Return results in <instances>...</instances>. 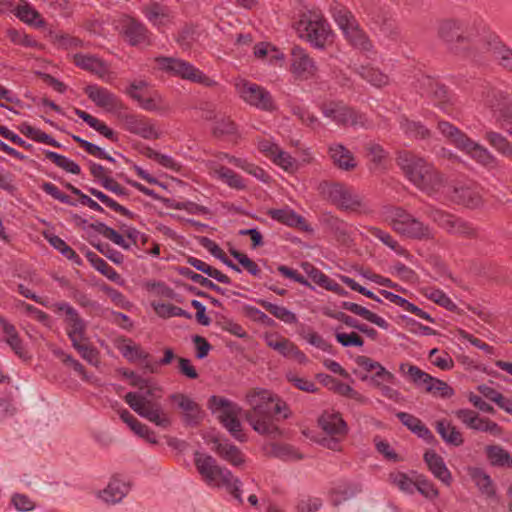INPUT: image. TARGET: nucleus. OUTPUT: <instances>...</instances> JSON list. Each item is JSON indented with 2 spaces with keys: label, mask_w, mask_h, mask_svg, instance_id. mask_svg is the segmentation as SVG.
<instances>
[{
  "label": "nucleus",
  "mask_w": 512,
  "mask_h": 512,
  "mask_svg": "<svg viewBox=\"0 0 512 512\" xmlns=\"http://www.w3.org/2000/svg\"><path fill=\"white\" fill-rule=\"evenodd\" d=\"M417 473L406 474L403 472L391 473L389 479L402 493L412 496L416 491Z\"/></svg>",
  "instance_id": "obj_36"
},
{
  "label": "nucleus",
  "mask_w": 512,
  "mask_h": 512,
  "mask_svg": "<svg viewBox=\"0 0 512 512\" xmlns=\"http://www.w3.org/2000/svg\"><path fill=\"white\" fill-rule=\"evenodd\" d=\"M435 429L446 444L457 447L464 443L462 433L447 419L437 420Z\"/></svg>",
  "instance_id": "obj_33"
},
{
  "label": "nucleus",
  "mask_w": 512,
  "mask_h": 512,
  "mask_svg": "<svg viewBox=\"0 0 512 512\" xmlns=\"http://www.w3.org/2000/svg\"><path fill=\"white\" fill-rule=\"evenodd\" d=\"M74 62L78 67L91 71L99 77H104L108 73L106 64L100 58L93 55L76 54Z\"/></svg>",
  "instance_id": "obj_35"
},
{
  "label": "nucleus",
  "mask_w": 512,
  "mask_h": 512,
  "mask_svg": "<svg viewBox=\"0 0 512 512\" xmlns=\"http://www.w3.org/2000/svg\"><path fill=\"white\" fill-rule=\"evenodd\" d=\"M254 55L259 59H265L270 65L282 66L284 54L269 43H259L254 48Z\"/></svg>",
  "instance_id": "obj_37"
},
{
  "label": "nucleus",
  "mask_w": 512,
  "mask_h": 512,
  "mask_svg": "<svg viewBox=\"0 0 512 512\" xmlns=\"http://www.w3.org/2000/svg\"><path fill=\"white\" fill-rule=\"evenodd\" d=\"M88 191L96 197L99 201H101L104 205L109 207L115 212L120 213L121 215L132 217L133 213L129 211L124 206L118 204L114 199L103 193L102 191L96 189V188H89Z\"/></svg>",
  "instance_id": "obj_52"
},
{
  "label": "nucleus",
  "mask_w": 512,
  "mask_h": 512,
  "mask_svg": "<svg viewBox=\"0 0 512 512\" xmlns=\"http://www.w3.org/2000/svg\"><path fill=\"white\" fill-rule=\"evenodd\" d=\"M323 506V500L319 497L303 495L298 498L297 512H317Z\"/></svg>",
  "instance_id": "obj_56"
},
{
  "label": "nucleus",
  "mask_w": 512,
  "mask_h": 512,
  "mask_svg": "<svg viewBox=\"0 0 512 512\" xmlns=\"http://www.w3.org/2000/svg\"><path fill=\"white\" fill-rule=\"evenodd\" d=\"M234 87L239 98L246 104L266 112L276 109L271 93L263 86L240 78L235 80Z\"/></svg>",
  "instance_id": "obj_9"
},
{
  "label": "nucleus",
  "mask_w": 512,
  "mask_h": 512,
  "mask_svg": "<svg viewBox=\"0 0 512 512\" xmlns=\"http://www.w3.org/2000/svg\"><path fill=\"white\" fill-rule=\"evenodd\" d=\"M486 456L493 466L511 467L512 456L499 445H489L485 448Z\"/></svg>",
  "instance_id": "obj_40"
},
{
  "label": "nucleus",
  "mask_w": 512,
  "mask_h": 512,
  "mask_svg": "<svg viewBox=\"0 0 512 512\" xmlns=\"http://www.w3.org/2000/svg\"><path fill=\"white\" fill-rule=\"evenodd\" d=\"M194 464L202 480L210 487L227 489L239 502H242V482L226 467L217 463L216 459L203 452L194 453Z\"/></svg>",
  "instance_id": "obj_3"
},
{
  "label": "nucleus",
  "mask_w": 512,
  "mask_h": 512,
  "mask_svg": "<svg viewBox=\"0 0 512 512\" xmlns=\"http://www.w3.org/2000/svg\"><path fill=\"white\" fill-rule=\"evenodd\" d=\"M147 156L156 161L158 164L163 166L164 168L170 169L172 171H179L181 169V164L177 162L173 157L167 154H162L155 150L149 149L147 152Z\"/></svg>",
  "instance_id": "obj_59"
},
{
  "label": "nucleus",
  "mask_w": 512,
  "mask_h": 512,
  "mask_svg": "<svg viewBox=\"0 0 512 512\" xmlns=\"http://www.w3.org/2000/svg\"><path fill=\"white\" fill-rule=\"evenodd\" d=\"M400 127L406 135L416 139H423L429 135V130L419 122L402 119Z\"/></svg>",
  "instance_id": "obj_53"
},
{
  "label": "nucleus",
  "mask_w": 512,
  "mask_h": 512,
  "mask_svg": "<svg viewBox=\"0 0 512 512\" xmlns=\"http://www.w3.org/2000/svg\"><path fill=\"white\" fill-rule=\"evenodd\" d=\"M270 216L289 226H296L302 222V218L289 208L272 210Z\"/></svg>",
  "instance_id": "obj_55"
},
{
  "label": "nucleus",
  "mask_w": 512,
  "mask_h": 512,
  "mask_svg": "<svg viewBox=\"0 0 512 512\" xmlns=\"http://www.w3.org/2000/svg\"><path fill=\"white\" fill-rule=\"evenodd\" d=\"M424 461L428 466L429 471L435 478L440 480L443 484L449 486L452 482V475L447 468L444 459L435 451L430 450L424 454Z\"/></svg>",
  "instance_id": "obj_25"
},
{
  "label": "nucleus",
  "mask_w": 512,
  "mask_h": 512,
  "mask_svg": "<svg viewBox=\"0 0 512 512\" xmlns=\"http://www.w3.org/2000/svg\"><path fill=\"white\" fill-rule=\"evenodd\" d=\"M456 199L469 208H476L481 205L482 199L478 191L470 187H461L455 190Z\"/></svg>",
  "instance_id": "obj_48"
},
{
  "label": "nucleus",
  "mask_w": 512,
  "mask_h": 512,
  "mask_svg": "<svg viewBox=\"0 0 512 512\" xmlns=\"http://www.w3.org/2000/svg\"><path fill=\"white\" fill-rule=\"evenodd\" d=\"M45 156L47 159L51 160L56 166L63 169L64 171L78 175L81 172L80 166L74 162L73 160L69 159L68 157L58 154L54 151L46 150Z\"/></svg>",
  "instance_id": "obj_47"
},
{
  "label": "nucleus",
  "mask_w": 512,
  "mask_h": 512,
  "mask_svg": "<svg viewBox=\"0 0 512 512\" xmlns=\"http://www.w3.org/2000/svg\"><path fill=\"white\" fill-rule=\"evenodd\" d=\"M49 243L57 249L63 256L75 262H79V256L75 251L67 245V243L58 236H52L49 238Z\"/></svg>",
  "instance_id": "obj_64"
},
{
  "label": "nucleus",
  "mask_w": 512,
  "mask_h": 512,
  "mask_svg": "<svg viewBox=\"0 0 512 512\" xmlns=\"http://www.w3.org/2000/svg\"><path fill=\"white\" fill-rule=\"evenodd\" d=\"M317 71V63L304 48L295 46L291 49L290 72L296 79L308 80L313 78Z\"/></svg>",
  "instance_id": "obj_13"
},
{
  "label": "nucleus",
  "mask_w": 512,
  "mask_h": 512,
  "mask_svg": "<svg viewBox=\"0 0 512 512\" xmlns=\"http://www.w3.org/2000/svg\"><path fill=\"white\" fill-rule=\"evenodd\" d=\"M328 195L338 206L350 209L359 206L361 201L357 194L341 184H333L329 187Z\"/></svg>",
  "instance_id": "obj_27"
},
{
  "label": "nucleus",
  "mask_w": 512,
  "mask_h": 512,
  "mask_svg": "<svg viewBox=\"0 0 512 512\" xmlns=\"http://www.w3.org/2000/svg\"><path fill=\"white\" fill-rule=\"evenodd\" d=\"M98 232L104 236L105 238L112 241L114 244L118 245L119 247L129 250L131 248V243L124 239L123 235L118 233L113 228L107 226L106 224L101 223L98 228Z\"/></svg>",
  "instance_id": "obj_57"
},
{
  "label": "nucleus",
  "mask_w": 512,
  "mask_h": 512,
  "mask_svg": "<svg viewBox=\"0 0 512 512\" xmlns=\"http://www.w3.org/2000/svg\"><path fill=\"white\" fill-rule=\"evenodd\" d=\"M119 349L123 357L130 362L145 361L148 358V354L132 342L123 343Z\"/></svg>",
  "instance_id": "obj_54"
},
{
  "label": "nucleus",
  "mask_w": 512,
  "mask_h": 512,
  "mask_svg": "<svg viewBox=\"0 0 512 512\" xmlns=\"http://www.w3.org/2000/svg\"><path fill=\"white\" fill-rule=\"evenodd\" d=\"M131 384L139 391L128 392L124 399L129 407L139 416L161 429H167L172 424L171 415L158 402L151 401L149 397L160 398L163 392L162 387L156 382L142 378L131 372L127 375Z\"/></svg>",
  "instance_id": "obj_1"
},
{
  "label": "nucleus",
  "mask_w": 512,
  "mask_h": 512,
  "mask_svg": "<svg viewBox=\"0 0 512 512\" xmlns=\"http://www.w3.org/2000/svg\"><path fill=\"white\" fill-rule=\"evenodd\" d=\"M400 372L409 376L415 385L424 387L426 391L427 386L432 384L434 379V377L422 371L419 367L407 363H402L400 365Z\"/></svg>",
  "instance_id": "obj_39"
},
{
  "label": "nucleus",
  "mask_w": 512,
  "mask_h": 512,
  "mask_svg": "<svg viewBox=\"0 0 512 512\" xmlns=\"http://www.w3.org/2000/svg\"><path fill=\"white\" fill-rule=\"evenodd\" d=\"M23 23L35 27L44 28L46 25L45 20L41 14L27 1L22 0L17 6L14 7L12 12Z\"/></svg>",
  "instance_id": "obj_28"
},
{
  "label": "nucleus",
  "mask_w": 512,
  "mask_h": 512,
  "mask_svg": "<svg viewBox=\"0 0 512 512\" xmlns=\"http://www.w3.org/2000/svg\"><path fill=\"white\" fill-rule=\"evenodd\" d=\"M125 35L131 45L148 44L150 33L146 26L134 19L128 21L125 27Z\"/></svg>",
  "instance_id": "obj_34"
},
{
  "label": "nucleus",
  "mask_w": 512,
  "mask_h": 512,
  "mask_svg": "<svg viewBox=\"0 0 512 512\" xmlns=\"http://www.w3.org/2000/svg\"><path fill=\"white\" fill-rule=\"evenodd\" d=\"M20 131L25 136L31 138L34 141H37L39 143H44L47 145H51L54 147H59V143L53 139L50 135L47 133L41 131L40 129L34 128L31 125L24 123L20 127Z\"/></svg>",
  "instance_id": "obj_49"
},
{
  "label": "nucleus",
  "mask_w": 512,
  "mask_h": 512,
  "mask_svg": "<svg viewBox=\"0 0 512 512\" xmlns=\"http://www.w3.org/2000/svg\"><path fill=\"white\" fill-rule=\"evenodd\" d=\"M328 153L333 163L342 170L350 171L357 166V162L345 146L339 143H333L328 148Z\"/></svg>",
  "instance_id": "obj_31"
},
{
  "label": "nucleus",
  "mask_w": 512,
  "mask_h": 512,
  "mask_svg": "<svg viewBox=\"0 0 512 512\" xmlns=\"http://www.w3.org/2000/svg\"><path fill=\"white\" fill-rule=\"evenodd\" d=\"M124 128L143 139L154 140L161 137L162 132L154 120L141 115H127L123 119Z\"/></svg>",
  "instance_id": "obj_14"
},
{
  "label": "nucleus",
  "mask_w": 512,
  "mask_h": 512,
  "mask_svg": "<svg viewBox=\"0 0 512 512\" xmlns=\"http://www.w3.org/2000/svg\"><path fill=\"white\" fill-rule=\"evenodd\" d=\"M470 429L479 432H486L495 437H501L503 433V429L499 424L487 417L480 416L478 413L474 417V423Z\"/></svg>",
  "instance_id": "obj_46"
},
{
  "label": "nucleus",
  "mask_w": 512,
  "mask_h": 512,
  "mask_svg": "<svg viewBox=\"0 0 512 512\" xmlns=\"http://www.w3.org/2000/svg\"><path fill=\"white\" fill-rule=\"evenodd\" d=\"M425 295L429 300L446 308L447 310L454 311L457 307L452 299L440 289H430L425 293Z\"/></svg>",
  "instance_id": "obj_61"
},
{
  "label": "nucleus",
  "mask_w": 512,
  "mask_h": 512,
  "mask_svg": "<svg viewBox=\"0 0 512 512\" xmlns=\"http://www.w3.org/2000/svg\"><path fill=\"white\" fill-rule=\"evenodd\" d=\"M0 324L2 327V340L13 350V352L22 359H28V353L25 349V346L16 331L14 325L10 324L4 319L0 320Z\"/></svg>",
  "instance_id": "obj_29"
},
{
  "label": "nucleus",
  "mask_w": 512,
  "mask_h": 512,
  "mask_svg": "<svg viewBox=\"0 0 512 512\" xmlns=\"http://www.w3.org/2000/svg\"><path fill=\"white\" fill-rule=\"evenodd\" d=\"M318 425L327 435H346L348 426L341 414L335 411H324L318 418Z\"/></svg>",
  "instance_id": "obj_23"
},
{
  "label": "nucleus",
  "mask_w": 512,
  "mask_h": 512,
  "mask_svg": "<svg viewBox=\"0 0 512 512\" xmlns=\"http://www.w3.org/2000/svg\"><path fill=\"white\" fill-rule=\"evenodd\" d=\"M485 139L500 154L512 160V143H510L502 134L488 131Z\"/></svg>",
  "instance_id": "obj_43"
},
{
  "label": "nucleus",
  "mask_w": 512,
  "mask_h": 512,
  "mask_svg": "<svg viewBox=\"0 0 512 512\" xmlns=\"http://www.w3.org/2000/svg\"><path fill=\"white\" fill-rule=\"evenodd\" d=\"M271 160L274 164L281 167L285 171H293L297 168L296 160L287 152L278 147Z\"/></svg>",
  "instance_id": "obj_62"
},
{
  "label": "nucleus",
  "mask_w": 512,
  "mask_h": 512,
  "mask_svg": "<svg viewBox=\"0 0 512 512\" xmlns=\"http://www.w3.org/2000/svg\"><path fill=\"white\" fill-rule=\"evenodd\" d=\"M261 305L269 311L274 317L277 319L287 323V324H295L297 322V317L295 313L287 309L286 307L279 306L276 304H272L270 302L261 301Z\"/></svg>",
  "instance_id": "obj_50"
},
{
  "label": "nucleus",
  "mask_w": 512,
  "mask_h": 512,
  "mask_svg": "<svg viewBox=\"0 0 512 512\" xmlns=\"http://www.w3.org/2000/svg\"><path fill=\"white\" fill-rule=\"evenodd\" d=\"M245 400L249 406L245 418L253 430L261 435H280L279 427L272 416L275 395L269 390L256 388L247 392Z\"/></svg>",
  "instance_id": "obj_2"
},
{
  "label": "nucleus",
  "mask_w": 512,
  "mask_h": 512,
  "mask_svg": "<svg viewBox=\"0 0 512 512\" xmlns=\"http://www.w3.org/2000/svg\"><path fill=\"white\" fill-rule=\"evenodd\" d=\"M208 407L232 437L240 442L246 441L239 420L242 409L238 404L223 397L212 396L208 401Z\"/></svg>",
  "instance_id": "obj_8"
},
{
  "label": "nucleus",
  "mask_w": 512,
  "mask_h": 512,
  "mask_svg": "<svg viewBox=\"0 0 512 512\" xmlns=\"http://www.w3.org/2000/svg\"><path fill=\"white\" fill-rule=\"evenodd\" d=\"M329 11L348 41L358 49L370 51L372 43L360 29L352 13L341 3L333 1Z\"/></svg>",
  "instance_id": "obj_7"
},
{
  "label": "nucleus",
  "mask_w": 512,
  "mask_h": 512,
  "mask_svg": "<svg viewBox=\"0 0 512 512\" xmlns=\"http://www.w3.org/2000/svg\"><path fill=\"white\" fill-rule=\"evenodd\" d=\"M396 416L404 426L419 438L423 439L427 443L434 441V435L419 418L407 412H398Z\"/></svg>",
  "instance_id": "obj_32"
},
{
  "label": "nucleus",
  "mask_w": 512,
  "mask_h": 512,
  "mask_svg": "<svg viewBox=\"0 0 512 512\" xmlns=\"http://www.w3.org/2000/svg\"><path fill=\"white\" fill-rule=\"evenodd\" d=\"M151 306L156 314L162 318L183 317L190 319L192 317L191 313L169 303L152 302Z\"/></svg>",
  "instance_id": "obj_45"
},
{
  "label": "nucleus",
  "mask_w": 512,
  "mask_h": 512,
  "mask_svg": "<svg viewBox=\"0 0 512 512\" xmlns=\"http://www.w3.org/2000/svg\"><path fill=\"white\" fill-rule=\"evenodd\" d=\"M429 217L451 234L470 236L474 228L466 221L436 208H430Z\"/></svg>",
  "instance_id": "obj_15"
},
{
  "label": "nucleus",
  "mask_w": 512,
  "mask_h": 512,
  "mask_svg": "<svg viewBox=\"0 0 512 512\" xmlns=\"http://www.w3.org/2000/svg\"><path fill=\"white\" fill-rule=\"evenodd\" d=\"M493 117L512 135V103L502 94L489 103Z\"/></svg>",
  "instance_id": "obj_22"
},
{
  "label": "nucleus",
  "mask_w": 512,
  "mask_h": 512,
  "mask_svg": "<svg viewBox=\"0 0 512 512\" xmlns=\"http://www.w3.org/2000/svg\"><path fill=\"white\" fill-rule=\"evenodd\" d=\"M215 453L233 467H241L245 464V456L242 451L228 440H216Z\"/></svg>",
  "instance_id": "obj_24"
},
{
  "label": "nucleus",
  "mask_w": 512,
  "mask_h": 512,
  "mask_svg": "<svg viewBox=\"0 0 512 512\" xmlns=\"http://www.w3.org/2000/svg\"><path fill=\"white\" fill-rule=\"evenodd\" d=\"M73 348L80 354V356L89 364L96 366L98 364V353L95 348L88 344L87 336L84 335L79 338L70 340Z\"/></svg>",
  "instance_id": "obj_41"
},
{
  "label": "nucleus",
  "mask_w": 512,
  "mask_h": 512,
  "mask_svg": "<svg viewBox=\"0 0 512 512\" xmlns=\"http://www.w3.org/2000/svg\"><path fill=\"white\" fill-rule=\"evenodd\" d=\"M134 100L137 101L140 108L145 111L153 112L165 116L170 111L169 104L164 97L155 90L148 91L144 95L134 94Z\"/></svg>",
  "instance_id": "obj_20"
},
{
  "label": "nucleus",
  "mask_w": 512,
  "mask_h": 512,
  "mask_svg": "<svg viewBox=\"0 0 512 512\" xmlns=\"http://www.w3.org/2000/svg\"><path fill=\"white\" fill-rule=\"evenodd\" d=\"M142 12L148 21L160 32H165L173 22L170 9L159 3H151L142 8Z\"/></svg>",
  "instance_id": "obj_18"
},
{
  "label": "nucleus",
  "mask_w": 512,
  "mask_h": 512,
  "mask_svg": "<svg viewBox=\"0 0 512 512\" xmlns=\"http://www.w3.org/2000/svg\"><path fill=\"white\" fill-rule=\"evenodd\" d=\"M87 257L92 266L101 274L105 275L109 280L117 281L119 279L117 271L97 254L90 252L87 254Z\"/></svg>",
  "instance_id": "obj_51"
},
{
  "label": "nucleus",
  "mask_w": 512,
  "mask_h": 512,
  "mask_svg": "<svg viewBox=\"0 0 512 512\" xmlns=\"http://www.w3.org/2000/svg\"><path fill=\"white\" fill-rule=\"evenodd\" d=\"M303 267L308 276L310 277V279L317 285L325 288L326 290L335 288L333 286H330L333 280L329 278L326 274H324L321 270L313 267L308 263L305 264Z\"/></svg>",
  "instance_id": "obj_60"
},
{
  "label": "nucleus",
  "mask_w": 512,
  "mask_h": 512,
  "mask_svg": "<svg viewBox=\"0 0 512 512\" xmlns=\"http://www.w3.org/2000/svg\"><path fill=\"white\" fill-rule=\"evenodd\" d=\"M85 93L96 106L106 111H115L119 107L117 96L104 87L89 85L85 88Z\"/></svg>",
  "instance_id": "obj_21"
},
{
  "label": "nucleus",
  "mask_w": 512,
  "mask_h": 512,
  "mask_svg": "<svg viewBox=\"0 0 512 512\" xmlns=\"http://www.w3.org/2000/svg\"><path fill=\"white\" fill-rule=\"evenodd\" d=\"M438 129L452 145L467 154L481 166L488 170H492L497 167V158L487 148L469 138L465 133L451 123L439 121Z\"/></svg>",
  "instance_id": "obj_5"
},
{
  "label": "nucleus",
  "mask_w": 512,
  "mask_h": 512,
  "mask_svg": "<svg viewBox=\"0 0 512 512\" xmlns=\"http://www.w3.org/2000/svg\"><path fill=\"white\" fill-rule=\"evenodd\" d=\"M213 175L234 189H244L245 183L243 179L234 171L227 167L220 166L213 170Z\"/></svg>",
  "instance_id": "obj_44"
},
{
  "label": "nucleus",
  "mask_w": 512,
  "mask_h": 512,
  "mask_svg": "<svg viewBox=\"0 0 512 512\" xmlns=\"http://www.w3.org/2000/svg\"><path fill=\"white\" fill-rule=\"evenodd\" d=\"M158 67L174 76L189 80L207 87L216 85V81L205 75L201 70L189 62L173 57H157Z\"/></svg>",
  "instance_id": "obj_10"
},
{
  "label": "nucleus",
  "mask_w": 512,
  "mask_h": 512,
  "mask_svg": "<svg viewBox=\"0 0 512 512\" xmlns=\"http://www.w3.org/2000/svg\"><path fill=\"white\" fill-rule=\"evenodd\" d=\"M473 47L475 49L481 48L486 52L492 54L495 60L499 62L501 66L512 71V50L505 46H500L497 42L487 41H473Z\"/></svg>",
  "instance_id": "obj_26"
},
{
  "label": "nucleus",
  "mask_w": 512,
  "mask_h": 512,
  "mask_svg": "<svg viewBox=\"0 0 512 512\" xmlns=\"http://www.w3.org/2000/svg\"><path fill=\"white\" fill-rule=\"evenodd\" d=\"M265 342L271 349L277 351L283 357L292 358L299 363L307 362L306 355L289 339L278 334H267Z\"/></svg>",
  "instance_id": "obj_17"
},
{
  "label": "nucleus",
  "mask_w": 512,
  "mask_h": 512,
  "mask_svg": "<svg viewBox=\"0 0 512 512\" xmlns=\"http://www.w3.org/2000/svg\"><path fill=\"white\" fill-rule=\"evenodd\" d=\"M296 29L299 37L316 49L324 50L334 42L335 34L320 14H304Z\"/></svg>",
  "instance_id": "obj_6"
},
{
  "label": "nucleus",
  "mask_w": 512,
  "mask_h": 512,
  "mask_svg": "<svg viewBox=\"0 0 512 512\" xmlns=\"http://www.w3.org/2000/svg\"><path fill=\"white\" fill-rule=\"evenodd\" d=\"M49 309L62 317L66 323V333L69 340L86 335L87 323L82 319L78 311L69 303L61 301L50 303Z\"/></svg>",
  "instance_id": "obj_12"
},
{
  "label": "nucleus",
  "mask_w": 512,
  "mask_h": 512,
  "mask_svg": "<svg viewBox=\"0 0 512 512\" xmlns=\"http://www.w3.org/2000/svg\"><path fill=\"white\" fill-rule=\"evenodd\" d=\"M323 115L330 118L338 125L343 126H364L365 120L363 115L349 109L343 104H333L325 106L322 109Z\"/></svg>",
  "instance_id": "obj_16"
},
{
  "label": "nucleus",
  "mask_w": 512,
  "mask_h": 512,
  "mask_svg": "<svg viewBox=\"0 0 512 512\" xmlns=\"http://www.w3.org/2000/svg\"><path fill=\"white\" fill-rule=\"evenodd\" d=\"M170 400L182 411L185 422L197 424L203 416L200 406L184 393H173Z\"/></svg>",
  "instance_id": "obj_19"
},
{
  "label": "nucleus",
  "mask_w": 512,
  "mask_h": 512,
  "mask_svg": "<svg viewBox=\"0 0 512 512\" xmlns=\"http://www.w3.org/2000/svg\"><path fill=\"white\" fill-rule=\"evenodd\" d=\"M343 308L347 311H350L351 313H354L358 316H361L365 320L377 325L378 327L382 329H388L389 323L381 316L371 312L367 308L353 303V302H343Z\"/></svg>",
  "instance_id": "obj_38"
},
{
  "label": "nucleus",
  "mask_w": 512,
  "mask_h": 512,
  "mask_svg": "<svg viewBox=\"0 0 512 512\" xmlns=\"http://www.w3.org/2000/svg\"><path fill=\"white\" fill-rule=\"evenodd\" d=\"M416 491L428 500H434L438 497L439 491L435 485L425 476H417Z\"/></svg>",
  "instance_id": "obj_58"
},
{
  "label": "nucleus",
  "mask_w": 512,
  "mask_h": 512,
  "mask_svg": "<svg viewBox=\"0 0 512 512\" xmlns=\"http://www.w3.org/2000/svg\"><path fill=\"white\" fill-rule=\"evenodd\" d=\"M232 256L239 262V264L247 270L249 274L255 277L260 276V268L259 266L251 260L246 254L238 252L236 250L231 251Z\"/></svg>",
  "instance_id": "obj_63"
},
{
  "label": "nucleus",
  "mask_w": 512,
  "mask_h": 512,
  "mask_svg": "<svg viewBox=\"0 0 512 512\" xmlns=\"http://www.w3.org/2000/svg\"><path fill=\"white\" fill-rule=\"evenodd\" d=\"M389 217L393 229L403 236L426 239L433 235L432 230L428 225H425L401 208H395L392 210Z\"/></svg>",
  "instance_id": "obj_11"
},
{
  "label": "nucleus",
  "mask_w": 512,
  "mask_h": 512,
  "mask_svg": "<svg viewBox=\"0 0 512 512\" xmlns=\"http://www.w3.org/2000/svg\"><path fill=\"white\" fill-rule=\"evenodd\" d=\"M397 164L406 178L422 191L430 193L442 183V178L434 166L422 157L407 151L400 152Z\"/></svg>",
  "instance_id": "obj_4"
},
{
  "label": "nucleus",
  "mask_w": 512,
  "mask_h": 512,
  "mask_svg": "<svg viewBox=\"0 0 512 512\" xmlns=\"http://www.w3.org/2000/svg\"><path fill=\"white\" fill-rule=\"evenodd\" d=\"M358 73L364 80L375 87H383L390 82V78L387 74L373 66L363 65L359 67Z\"/></svg>",
  "instance_id": "obj_42"
},
{
  "label": "nucleus",
  "mask_w": 512,
  "mask_h": 512,
  "mask_svg": "<svg viewBox=\"0 0 512 512\" xmlns=\"http://www.w3.org/2000/svg\"><path fill=\"white\" fill-rule=\"evenodd\" d=\"M130 491V485L127 481L120 478H113L108 483L107 487L103 489L99 497L107 503L120 502Z\"/></svg>",
  "instance_id": "obj_30"
}]
</instances>
